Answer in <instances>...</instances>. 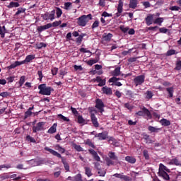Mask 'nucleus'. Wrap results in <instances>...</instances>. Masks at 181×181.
<instances>
[{"label": "nucleus", "instance_id": "nucleus-55", "mask_svg": "<svg viewBox=\"0 0 181 181\" xmlns=\"http://www.w3.org/2000/svg\"><path fill=\"white\" fill-rule=\"evenodd\" d=\"M122 180H124V181H131L132 180V178H131L130 177H128L127 175H123L122 176Z\"/></svg>", "mask_w": 181, "mask_h": 181}, {"label": "nucleus", "instance_id": "nucleus-7", "mask_svg": "<svg viewBox=\"0 0 181 181\" xmlns=\"http://www.w3.org/2000/svg\"><path fill=\"white\" fill-rule=\"evenodd\" d=\"M45 125H46V122H45L37 123V124L33 127V132L36 133L40 131H45Z\"/></svg>", "mask_w": 181, "mask_h": 181}, {"label": "nucleus", "instance_id": "nucleus-40", "mask_svg": "<svg viewBox=\"0 0 181 181\" xmlns=\"http://www.w3.org/2000/svg\"><path fill=\"white\" fill-rule=\"evenodd\" d=\"M56 148L57 149V151H59V152H60V153H64V152H66V149H64V148L60 146V145L57 144L56 146Z\"/></svg>", "mask_w": 181, "mask_h": 181}, {"label": "nucleus", "instance_id": "nucleus-59", "mask_svg": "<svg viewBox=\"0 0 181 181\" xmlns=\"http://www.w3.org/2000/svg\"><path fill=\"white\" fill-rule=\"evenodd\" d=\"M11 178L13 179L14 180H21V177H17L16 174H13L11 175Z\"/></svg>", "mask_w": 181, "mask_h": 181}, {"label": "nucleus", "instance_id": "nucleus-24", "mask_svg": "<svg viewBox=\"0 0 181 181\" xmlns=\"http://www.w3.org/2000/svg\"><path fill=\"white\" fill-rule=\"evenodd\" d=\"M112 37V34L108 33V34H104L103 35V40H105V42H110Z\"/></svg>", "mask_w": 181, "mask_h": 181}, {"label": "nucleus", "instance_id": "nucleus-23", "mask_svg": "<svg viewBox=\"0 0 181 181\" xmlns=\"http://www.w3.org/2000/svg\"><path fill=\"white\" fill-rule=\"evenodd\" d=\"M125 161L128 162L129 163L134 164L135 162H136V159L132 156H126Z\"/></svg>", "mask_w": 181, "mask_h": 181}, {"label": "nucleus", "instance_id": "nucleus-60", "mask_svg": "<svg viewBox=\"0 0 181 181\" xmlns=\"http://www.w3.org/2000/svg\"><path fill=\"white\" fill-rule=\"evenodd\" d=\"M170 11H179L180 9V7L177 6H173L170 7Z\"/></svg>", "mask_w": 181, "mask_h": 181}, {"label": "nucleus", "instance_id": "nucleus-31", "mask_svg": "<svg viewBox=\"0 0 181 181\" xmlns=\"http://www.w3.org/2000/svg\"><path fill=\"white\" fill-rule=\"evenodd\" d=\"M160 122L163 127H169V125H170V121H169L166 119H162L160 120Z\"/></svg>", "mask_w": 181, "mask_h": 181}, {"label": "nucleus", "instance_id": "nucleus-38", "mask_svg": "<svg viewBox=\"0 0 181 181\" xmlns=\"http://www.w3.org/2000/svg\"><path fill=\"white\" fill-rule=\"evenodd\" d=\"M77 121L78 124H86V119H84L81 115L78 116Z\"/></svg>", "mask_w": 181, "mask_h": 181}, {"label": "nucleus", "instance_id": "nucleus-58", "mask_svg": "<svg viewBox=\"0 0 181 181\" xmlns=\"http://www.w3.org/2000/svg\"><path fill=\"white\" fill-rule=\"evenodd\" d=\"M37 74L39 77L38 80H40V81H42V78H43V73L42 72V71H38Z\"/></svg>", "mask_w": 181, "mask_h": 181}, {"label": "nucleus", "instance_id": "nucleus-63", "mask_svg": "<svg viewBox=\"0 0 181 181\" xmlns=\"http://www.w3.org/2000/svg\"><path fill=\"white\" fill-rule=\"evenodd\" d=\"M123 175H124V173H119V174L116 173V174H114L113 176H114L115 177H117V179H121V180H122Z\"/></svg>", "mask_w": 181, "mask_h": 181}, {"label": "nucleus", "instance_id": "nucleus-21", "mask_svg": "<svg viewBox=\"0 0 181 181\" xmlns=\"http://www.w3.org/2000/svg\"><path fill=\"white\" fill-rule=\"evenodd\" d=\"M158 175L161 177L164 178L165 180H169L170 179L169 175H168V173H166V171L158 172Z\"/></svg>", "mask_w": 181, "mask_h": 181}, {"label": "nucleus", "instance_id": "nucleus-26", "mask_svg": "<svg viewBox=\"0 0 181 181\" xmlns=\"http://www.w3.org/2000/svg\"><path fill=\"white\" fill-rule=\"evenodd\" d=\"M158 172H170V170L168 168V167L165 166V165L160 163L159 165V171Z\"/></svg>", "mask_w": 181, "mask_h": 181}, {"label": "nucleus", "instance_id": "nucleus-10", "mask_svg": "<svg viewBox=\"0 0 181 181\" xmlns=\"http://www.w3.org/2000/svg\"><path fill=\"white\" fill-rule=\"evenodd\" d=\"M95 107L96 108H98V110H99L100 112H104V103H103V100H101V99L96 100Z\"/></svg>", "mask_w": 181, "mask_h": 181}, {"label": "nucleus", "instance_id": "nucleus-3", "mask_svg": "<svg viewBox=\"0 0 181 181\" xmlns=\"http://www.w3.org/2000/svg\"><path fill=\"white\" fill-rule=\"evenodd\" d=\"M93 19V16L91 14L83 15L77 18V23L79 26L84 27L90 21Z\"/></svg>", "mask_w": 181, "mask_h": 181}, {"label": "nucleus", "instance_id": "nucleus-32", "mask_svg": "<svg viewBox=\"0 0 181 181\" xmlns=\"http://www.w3.org/2000/svg\"><path fill=\"white\" fill-rule=\"evenodd\" d=\"M55 13L57 15V18H60L62 15H63V11H62V8L57 7L55 10Z\"/></svg>", "mask_w": 181, "mask_h": 181}, {"label": "nucleus", "instance_id": "nucleus-49", "mask_svg": "<svg viewBox=\"0 0 181 181\" xmlns=\"http://www.w3.org/2000/svg\"><path fill=\"white\" fill-rule=\"evenodd\" d=\"M26 139L29 141L30 142H33V144H36V140H35V138L28 135L26 136Z\"/></svg>", "mask_w": 181, "mask_h": 181}, {"label": "nucleus", "instance_id": "nucleus-6", "mask_svg": "<svg viewBox=\"0 0 181 181\" xmlns=\"http://www.w3.org/2000/svg\"><path fill=\"white\" fill-rule=\"evenodd\" d=\"M136 115H139V117H144V115H146L147 118L150 119L152 118V115L149 110L146 109V107H143L142 110H140L136 113Z\"/></svg>", "mask_w": 181, "mask_h": 181}, {"label": "nucleus", "instance_id": "nucleus-62", "mask_svg": "<svg viewBox=\"0 0 181 181\" xmlns=\"http://www.w3.org/2000/svg\"><path fill=\"white\" fill-rule=\"evenodd\" d=\"M51 71H52V74L53 75V76H56V74H57V71H59V69L58 68H53L52 70H51Z\"/></svg>", "mask_w": 181, "mask_h": 181}, {"label": "nucleus", "instance_id": "nucleus-33", "mask_svg": "<svg viewBox=\"0 0 181 181\" xmlns=\"http://www.w3.org/2000/svg\"><path fill=\"white\" fill-rule=\"evenodd\" d=\"M143 139H144L146 144H152V139H151V137L148 134H145L143 136Z\"/></svg>", "mask_w": 181, "mask_h": 181}, {"label": "nucleus", "instance_id": "nucleus-37", "mask_svg": "<svg viewBox=\"0 0 181 181\" xmlns=\"http://www.w3.org/2000/svg\"><path fill=\"white\" fill-rule=\"evenodd\" d=\"M86 63L88 66H93V64H95V63H98V59H90V60L87 61Z\"/></svg>", "mask_w": 181, "mask_h": 181}, {"label": "nucleus", "instance_id": "nucleus-43", "mask_svg": "<svg viewBox=\"0 0 181 181\" xmlns=\"http://www.w3.org/2000/svg\"><path fill=\"white\" fill-rule=\"evenodd\" d=\"M152 97H153V93H152V91L148 90L146 92V98H147V100H151V98H152Z\"/></svg>", "mask_w": 181, "mask_h": 181}, {"label": "nucleus", "instance_id": "nucleus-13", "mask_svg": "<svg viewBox=\"0 0 181 181\" xmlns=\"http://www.w3.org/2000/svg\"><path fill=\"white\" fill-rule=\"evenodd\" d=\"M95 138H99L100 141H104L105 139H107V136H108V132H103L102 133H99L98 134H96Z\"/></svg>", "mask_w": 181, "mask_h": 181}, {"label": "nucleus", "instance_id": "nucleus-12", "mask_svg": "<svg viewBox=\"0 0 181 181\" xmlns=\"http://www.w3.org/2000/svg\"><path fill=\"white\" fill-rule=\"evenodd\" d=\"M153 16H155V14H148L145 18L147 26H151V25L155 22V21H153Z\"/></svg>", "mask_w": 181, "mask_h": 181}, {"label": "nucleus", "instance_id": "nucleus-46", "mask_svg": "<svg viewBox=\"0 0 181 181\" xmlns=\"http://www.w3.org/2000/svg\"><path fill=\"white\" fill-rule=\"evenodd\" d=\"M25 11H26L25 8H18L16 15L18 16L21 15V13H25Z\"/></svg>", "mask_w": 181, "mask_h": 181}, {"label": "nucleus", "instance_id": "nucleus-34", "mask_svg": "<svg viewBox=\"0 0 181 181\" xmlns=\"http://www.w3.org/2000/svg\"><path fill=\"white\" fill-rule=\"evenodd\" d=\"M73 146H74V149L76 151H77V152H83V151H84V149H83L82 147L80 145H77L76 144H74Z\"/></svg>", "mask_w": 181, "mask_h": 181}, {"label": "nucleus", "instance_id": "nucleus-17", "mask_svg": "<svg viewBox=\"0 0 181 181\" xmlns=\"http://www.w3.org/2000/svg\"><path fill=\"white\" fill-rule=\"evenodd\" d=\"M102 91H103V94H106L107 95H112V89H111V88L104 86L102 88Z\"/></svg>", "mask_w": 181, "mask_h": 181}, {"label": "nucleus", "instance_id": "nucleus-47", "mask_svg": "<svg viewBox=\"0 0 181 181\" xmlns=\"http://www.w3.org/2000/svg\"><path fill=\"white\" fill-rule=\"evenodd\" d=\"M11 168H12V165H11V164H4L0 165V170H1V169L6 168V169H11Z\"/></svg>", "mask_w": 181, "mask_h": 181}, {"label": "nucleus", "instance_id": "nucleus-44", "mask_svg": "<svg viewBox=\"0 0 181 181\" xmlns=\"http://www.w3.org/2000/svg\"><path fill=\"white\" fill-rule=\"evenodd\" d=\"M148 129V131H150V132H158V131H159V129H158V128L153 127L152 126H149Z\"/></svg>", "mask_w": 181, "mask_h": 181}, {"label": "nucleus", "instance_id": "nucleus-2", "mask_svg": "<svg viewBox=\"0 0 181 181\" xmlns=\"http://www.w3.org/2000/svg\"><path fill=\"white\" fill-rule=\"evenodd\" d=\"M107 156L108 158L105 159L107 166H112L118 163V156L115 152L110 151Z\"/></svg>", "mask_w": 181, "mask_h": 181}, {"label": "nucleus", "instance_id": "nucleus-45", "mask_svg": "<svg viewBox=\"0 0 181 181\" xmlns=\"http://www.w3.org/2000/svg\"><path fill=\"white\" fill-rule=\"evenodd\" d=\"M25 78H26V77L25 76H22L20 78V80H19L20 87H22V86H23V84L25 83Z\"/></svg>", "mask_w": 181, "mask_h": 181}, {"label": "nucleus", "instance_id": "nucleus-16", "mask_svg": "<svg viewBox=\"0 0 181 181\" xmlns=\"http://www.w3.org/2000/svg\"><path fill=\"white\" fill-rule=\"evenodd\" d=\"M35 59V55L33 54H30V55H28L25 60L23 61H21V64H28V63H30L32 60H34Z\"/></svg>", "mask_w": 181, "mask_h": 181}, {"label": "nucleus", "instance_id": "nucleus-30", "mask_svg": "<svg viewBox=\"0 0 181 181\" xmlns=\"http://www.w3.org/2000/svg\"><path fill=\"white\" fill-rule=\"evenodd\" d=\"M163 21H165V18H158L154 21L153 23L159 25V26H162V23L163 22Z\"/></svg>", "mask_w": 181, "mask_h": 181}, {"label": "nucleus", "instance_id": "nucleus-53", "mask_svg": "<svg viewBox=\"0 0 181 181\" xmlns=\"http://www.w3.org/2000/svg\"><path fill=\"white\" fill-rule=\"evenodd\" d=\"M59 25H62V21H54L52 23V26H53V28H57V26H59Z\"/></svg>", "mask_w": 181, "mask_h": 181}, {"label": "nucleus", "instance_id": "nucleus-56", "mask_svg": "<svg viewBox=\"0 0 181 181\" xmlns=\"http://www.w3.org/2000/svg\"><path fill=\"white\" fill-rule=\"evenodd\" d=\"M100 25V22L98 21H95L92 25V29H95V28H98Z\"/></svg>", "mask_w": 181, "mask_h": 181}, {"label": "nucleus", "instance_id": "nucleus-61", "mask_svg": "<svg viewBox=\"0 0 181 181\" xmlns=\"http://www.w3.org/2000/svg\"><path fill=\"white\" fill-rule=\"evenodd\" d=\"M46 44L45 42H40V44L37 45V49H42V47H46Z\"/></svg>", "mask_w": 181, "mask_h": 181}, {"label": "nucleus", "instance_id": "nucleus-39", "mask_svg": "<svg viewBox=\"0 0 181 181\" xmlns=\"http://www.w3.org/2000/svg\"><path fill=\"white\" fill-rule=\"evenodd\" d=\"M119 80H122V78L113 76L109 79V83H115L116 81H118Z\"/></svg>", "mask_w": 181, "mask_h": 181}, {"label": "nucleus", "instance_id": "nucleus-20", "mask_svg": "<svg viewBox=\"0 0 181 181\" xmlns=\"http://www.w3.org/2000/svg\"><path fill=\"white\" fill-rule=\"evenodd\" d=\"M95 81H97V83H99V87H103V86H105V79H103L100 76L96 77Z\"/></svg>", "mask_w": 181, "mask_h": 181}, {"label": "nucleus", "instance_id": "nucleus-25", "mask_svg": "<svg viewBox=\"0 0 181 181\" xmlns=\"http://www.w3.org/2000/svg\"><path fill=\"white\" fill-rule=\"evenodd\" d=\"M166 91L168 93V97L172 98V97H173V93L175 92L173 87L166 88Z\"/></svg>", "mask_w": 181, "mask_h": 181}, {"label": "nucleus", "instance_id": "nucleus-50", "mask_svg": "<svg viewBox=\"0 0 181 181\" xmlns=\"http://www.w3.org/2000/svg\"><path fill=\"white\" fill-rule=\"evenodd\" d=\"M86 144L88 145V146H90L91 148H95V146H94V144H93L90 139L86 140Z\"/></svg>", "mask_w": 181, "mask_h": 181}, {"label": "nucleus", "instance_id": "nucleus-35", "mask_svg": "<svg viewBox=\"0 0 181 181\" xmlns=\"http://www.w3.org/2000/svg\"><path fill=\"white\" fill-rule=\"evenodd\" d=\"M169 164L176 165L177 166H179V165H180V163L179 162V160H177V158H173L170 161Z\"/></svg>", "mask_w": 181, "mask_h": 181}, {"label": "nucleus", "instance_id": "nucleus-5", "mask_svg": "<svg viewBox=\"0 0 181 181\" xmlns=\"http://www.w3.org/2000/svg\"><path fill=\"white\" fill-rule=\"evenodd\" d=\"M56 16V10H52L51 12H46L41 15V18L44 21H54Z\"/></svg>", "mask_w": 181, "mask_h": 181}, {"label": "nucleus", "instance_id": "nucleus-42", "mask_svg": "<svg viewBox=\"0 0 181 181\" xmlns=\"http://www.w3.org/2000/svg\"><path fill=\"white\" fill-rule=\"evenodd\" d=\"M71 2H66L64 3V9H66V11H69L70 9V8H71Z\"/></svg>", "mask_w": 181, "mask_h": 181}, {"label": "nucleus", "instance_id": "nucleus-28", "mask_svg": "<svg viewBox=\"0 0 181 181\" xmlns=\"http://www.w3.org/2000/svg\"><path fill=\"white\" fill-rule=\"evenodd\" d=\"M21 64H22V62L16 61L13 64H11L8 66V69H15V68L18 67V66H21Z\"/></svg>", "mask_w": 181, "mask_h": 181}, {"label": "nucleus", "instance_id": "nucleus-48", "mask_svg": "<svg viewBox=\"0 0 181 181\" xmlns=\"http://www.w3.org/2000/svg\"><path fill=\"white\" fill-rule=\"evenodd\" d=\"M74 181H83L81 174H78L74 177Z\"/></svg>", "mask_w": 181, "mask_h": 181}, {"label": "nucleus", "instance_id": "nucleus-4", "mask_svg": "<svg viewBox=\"0 0 181 181\" xmlns=\"http://www.w3.org/2000/svg\"><path fill=\"white\" fill-rule=\"evenodd\" d=\"M38 88L40 89L39 94H42V95H50L52 94V87H47L45 83L39 85Z\"/></svg>", "mask_w": 181, "mask_h": 181}, {"label": "nucleus", "instance_id": "nucleus-14", "mask_svg": "<svg viewBox=\"0 0 181 181\" xmlns=\"http://www.w3.org/2000/svg\"><path fill=\"white\" fill-rule=\"evenodd\" d=\"M90 118H91V122H92L93 127H95V128H98V127H100V123H98V120L95 117V115L92 113L90 115Z\"/></svg>", "mask_w": 181, "mask_h": 181}, {"label": "nucleus", "instance_id": "nucleus-51", "mask_svg": "<svg viewBox=\"0 0 181 181\" xmlns=\"http://www.w3.org/2000/svg\"><path fill=\"white\" fill-rule=\"evenodd\" d=\"M32 114H33V113L32 112V111L28 110L25 112V116H24L25 119H26V118H28V117H30V115H32Z\"/></svg>", "mask_w": 181, "mask_h": 181}, {"label": "nucleus", "instance_id": "nucleus-52", "mask_svg": "<svg viewBox=\"0 0 181 181\" xmlns=\"http://www.w3.org/2000/svg\"><path fill=\"white\" fill-rule=\"evenodd\" d=\"M143 155L145 159H146L147 160L149 159V153H148L147 150L143 151Z\"/></svg>", "mask_w": 181, "mask_h": 181}, {"label": "nucleus", "instance_id": "nucleus-11", "mask_svg": "<svg viewBox=\"0 0 181 181\" xmlns=\"http://www.w3.org/2000/svg\"><path fill=\"white\" fill-rule=\"evenodd\" d=\"M88 152H89V153H90V155H92V156L95 160H96L97 162L101 161V158L98 156V153H97V151H95L94 149H89Z\"/></svg>", "mask_w": 181, "mask_h": 181}, {"label": "nucleus", "instance_id": "nucleus-18", "mask_svg": "<svg viewBox=\"0 0 181 181\" xmlns=\"http://www.w3.org/2000/svg\"><path fill=\"white\" fill-rule=\"evenodd\" d=\"M111 74L113 77H118V76H121V67H116L115 70L111 72Z\"/></svg>", "mask_w": 181, "mask_h": 181}, {"label": "nucleus", "instance_id": "nucleus-9", "mask_svg": "<svg viewBox=\"0 0 181 181\" xmlns=\"http://www.w3.org/2000/svg\"><path fill=\"white\" fill-rule=\"evenodd\" d=\"M144 81H145V75L138 76L134 80V82L136 86H141V84H143Z\"/></svg>", "mask_w": 181, "mask_h": 181}, {"label": "nucleus", "instance_id": "nucleus-41", "mask_svg": "<svg viewBox=\"0 0 181 181\" xmlns=\"http://www.w3.org/2000/svg\"><path fill=\"white\" fill-rule=\"evenodd\" d=\"M120 30H122L123 32V33H127L128 32V30H129V27H125V25H121L119 27Z\"/></svg>", "mask_w": 181, "mask_h": 181}, {"label": "nucleus", "instance_id": "nucleus-19", "mask_svg": "<svg viewBox=\"0 0 181 181\" xmlns=\"http://www.w3.org/2000/svg\"><path fill=\"white\" fill-rule=\"evenodd\" d=\"M57 131V123H54L53 125L48 129V134H54Z\"/></svg>", "mask_w": 181, "mask_h": 181}, {"label": "nucleus", "instance_id": "nucleus-22", "mask_svg": "<svg viewBox=\"0 0 181 181\" xmlns=\"http://www.w3.org/2000/svg\"><path fill=\"white\" fill-rule=\"evenodd\" d=\"M129 6L132 9H135L138 6V0H130Z\"/></svg>", "mask_w": 181, "mask_h": 181}, {"label": "nucleus", "instance_id": "nucleus-15", "mask_svg": "<svg viewBox=\"0 0 181 181\" xmlns=\"http://www.w3.org/2000/svg\"><path fill=\"white\" fill-rule=\"evenodd\" d=\"M50 28H52V23H47L45 25H41L39 26L37 28V32H39L40 33L43 32V30H47V29H50Z\"/></svg>", "mask_w": 181, "mask_h": 181}, {"label": "nucleus", "instance_id": "nucleus-54", "mask_svg": "<svg viewBox=\"0 0 181 181\" xmlns=\"http://www.w3.org/2000/svg\"><path fill=\"white\" fill-rule=\"evenodd\" d=\"M176 54V50L175 49H170L167 52V56H172Z\"/></svg>", "mask_w": 181, "mask_h": 181}, {"label": "nucleus", "instance_id": "nucleus-64", "mask_svg": "<svg viewBox=\"0 0 181 181\" xmlns=\"http://www.w3.org/2000/svg\"><path fill=\"white\" fill-rule=\"evenodd\" d=\"M175 70H181V61L177 62Z\"/></svg>", "mask_w": 181, "mask_h": 181}, {"label": "nucleus", "instance_id": "nucleus-27", "mask_svg": "<svg viewBox=\"0 0 181 181\" xmlns=\"http://www.w3.org/2000/svg\"><path fill=\"white\" fill-rule=\"evenodd\" d=\"M19 6H20L19 3L11 1L10 2L9 5L7 6V8L11 9L12 8H19Z\"/></svg>", "mask_w": 181, "mask_h": 181}, {"label": "nucleus", "instance_id": "nucleus-29", "mask_svg": "<svg viewBox=\"0 0 181 181\" xmlns=\"http://www.w3.org/2000/svg\"><path fill=\"white\" fill-rule=\"evenodd\" d=\"M85 173L88 176V177H91V176H93L91 168H90L89 167H85Z\"/></svg>", "mask_w": 181, "mask_h": 181}, {"label": "nucleus", "instance_id": "nucleus-36", "mask_svg": "<svg viewBox=\"0 0 181 181\" xmlns=\"http://www.w3.org/2000/svg\"><path fill=\"white\" fill-rule=\"evenodd\" d=\"M58 118H59V119H62V121H66V122H69L70 121L69 118L66 117L62 114L58 115Z\"/></svg>", "mask_w": 181, "mask_h": 181}, {"label": "nucleus", "instance_id": "nucleus-8", "mask_svg": "<svg viewBox=\"0 0 181 181\" xmlns=\"http://www.w3.org/2000/svg\"><path fill=\"white\" fill-rule=\"evenodd\" d=\"M124 8V2L122 0H119V4L117 6V12L115 14V18H119L121 16V13H122Z\"/></svg>", "mask_w": 181, "mask_h": 181}, {"label": "nucleus", "instance_id": "nucleus-57", "mask_svg": "<svg viewBox=\"0 0 181 181\" xmlns=\"http://www.w3.org/2000/svg\"><path fill=\"white\" fill-rule=\"evenodd\" d=\"M6 33V32L4 31L2 29V27L0 26V36H1V37H2V39H4V37H5Z\"/></svg>", "mask_w": 181, "mask_h": 181}, {"label": "nucleus", "instance_id": "nucleus-1", "mask_svg": "<svg viewBox=\"0 0 181 181\" xmlns=\"http://www.w3.org/2000/svg\"><path fill=\"white\" fill-rule=\"evenodd\" d=\"M45 151L49 152V153H51V155H53V156H57V158H59L60 159H62V162L64 165V168L65 170H66V172L70 171V166L69 165V163H67V161L66 160V159L63 158L62 155L59 153V152L52 148H49V147H45Z\"/></svg>", "mask_w": 181, "mask_h": 181}]
</instances>
